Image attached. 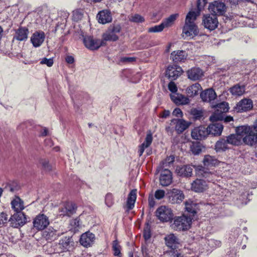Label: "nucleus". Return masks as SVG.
<instances>
[{"label": "nucleus", "mask_w": 257, "mask_h": 257, "mask_svg": "<svg viewBox=\"0 0 257 257\" xmlns=\"http://www.w3.org/2000/svg\"><path fill=\"white\" fill-rule=\"evenodd\" d=\"M112 249L114 251L113 254L115 256H119L120 254V246L119 245L117 240L113 241Z\"/></svg>", "instance_id": "8fccbe9b"}, {"label": "nucleus", "mask_w": 257, "mask_h": 257, "mask_svg": "<svg viewBox=\"0 0 257 257\" xmlns=\"http://www.w3.org/2000/svg\"><path fill=\"white\" fill-rule=\"evenodd\" d=\"M83 17V14L81 10H77L73 12V18L75 21L80 20Z\"/></svg>", "instance_id": "13d9d810"}, {"label": "nucleus", "mask_w": 257, "mask_h": 257, "mask_svg": "<svg viewBox=\"0 0 257 257\" xmlns=\"http://www.w3.org/2000/svg\"><path fill=\"white\" fill-rule=\"evenodd\" d=\"M136 58L135 57H124L120 59V61L123 63H130L135 61Z\"/></svg>", "instance_id": "338daca9"}, {"label": "nucleus", "mask_w": 257, "mask_h": 257, "mask_svg": "<svg viewBox=\"0 0 257 257\" xmlns=\"http://www.w3.org/2000/svg\"><path fill=\"white\" fill-rule=\"evenodd\" d=\"M199 14V12L189 11L186 16L185 24H196L195 22Z\"/></svg>", "instance_id": "37998d69"}, {"label": "nucleus", "mask_w": 257, "mask_h": 257, "mask_svg": "<svg viewBox=\"0 0 257 257\" xmlns=\"http://www.w3.org/2000/svg\"><path fill=\"white\" fill-rule=\"evenodd\" d=\"M7 215L5 213L2 212L0 214V226L4 225L6 223H7Z\"/></svg>", "instance_id": "0e129e2a"}, {"label": "nucleus", "mask_w": 257, "mask_h": 257, "mask_svg": "<svg viewBox=\"0 0 257 257\" xmlns=\"http://www.w3.org/2000/svg\"><path fill=\"white\" fill-rule=\"evenodd\" d=\"M199 29L196 24H184L182 34L185 37L193 38L199 35Z\"/></svg>", "instance_id": "4468645a"}, {"label": "nucleus", "mask_w": 257, "mask_h": 257, "mask_svg": "<svg viewBox=\"0 0 257 257\" xmlns=\"http://www.w3.org/2000/svg\"><path fill=\"white\" fill-rule=\"evenodd\" d=\"M49 224L48 217L43 214L37 215L33 221V225L38 230L44 229Z\"/></svg>", "instance_id": "dca6fc26"}, {"label": "nucleus", "mask_w": 257, "mask_h": 257, "mask_svg": "<svg viewBox=\"0 0 257 257\" xmlns=\"http://www.w3.org/2000/svg\"><path fill=\"white\" fill-rule=\"evenodd\" d=\"M70 225L75 228L79 227L80 225V219L79 218L77 217L72 219L70 221Z\"/></svg>", "instance_id": "69168bd1"}, {"label": "nucleus", "mask_w": 257, "mask_h": 257, "mask_svg": "<svg viewBox=\"0 0 257 257\" xmlns=\"http://www.w3.org/2000/svg\"><path fill=\"white\" fill-rule=\"evenodd\" d=\"M11 226L14 228H18L24 225L27 222L25 214L22 212L14 213L9 219Z\"/></svg>", "instance_id": "1a4fd4ad"}, {"label": "nucleus", "mask_w": 257, "mask_h": 257, "mask_svg": "<svg viewBox=\"0 0 257 257\" xmlns=\"http://www.w3.org/2000/svg\"><path fill=\"white\" fill-rule=\"evenodd\" d=\"M118 36L114 34L113 33H111L110 31L108 29L106 31L105 33L102 35V43H104V46L106 45V41H112L115 42L118 40Z\"/></svg>", "instance_id": "72a5a7b5"}, {"label": "nucleus", "mask_w": 257, "mask_h": 257, "mask_svg": "<svg viewBox=\"0 0 257 257\" xmlns=\"http://www.w3.org/2000/svg\"><path fill=\"white\" fill-rule=\"evenodd\" d=\"M178 14H174L170 15L168 18L165 19L162 22L164 28L171 26L175 21L178 17Z\"/></svg>", "instance_id": "c03bdc74"}, {"label": "nucleus", "mask_w": 257, "mask_h": 257, "mask_svg": "<svg viewBox=\"0 0 257 257\" xmlns=\"http://www.w3.org/2000/svg\"><path fill=\"white\" fill-rule=\"evenodd\" d=\"M195 168L196 174L200 177H202L205 172L209 170L204 166H203L202 165H198Z\"/></svg>", "instance_id": "de8ad7c7"}, {"label": "nucleus", "mask_w": 257, "mask_h": 257, "mask_svg": "<svg viewBox=\"0 0 257 257\" xmlns=\"http://www.w3.org/2000/svg\"><path fill=\"white\" fill-rule=\"evenodd\" d=\"M212 122V123L209 124L207 127L208 135H211L214 136H220L223 129L222 123L218 121Z\"/></svg>", "instance_id": "6ab92c4d"}, {"label": "nucleus", "mask_w": 257, "mask_h": 257, "mask_svg": "<svg viewBox=\"0 0 257 257\" xmlns=\"http://www.w3.org/2000/svg\"><path fill=\"white\" fill-rule=\"evenodd\" d=\"M153 137L152 134L151 133H148L145 138V142L139 146L138 153L140 157L143 155L145 149L151 145Z\"/></svg>", "instance_id": "473e14b6"}, {"label": "nucleus", "mask_w": 257, "mask_h": 257, "mask_svg": "<svg viewBox=\"0 0 257 257\" xmlns=\"http://www.w3.org/2000/svg\"><path fill=\"white\" fill-rule=\"evenodd\" d=\"M207 2V0H197V12H199L200 13V11L203 9Z\"/></svg>", "instance_id": "680f3d73"}, {"label": "nucleus", "mask_w": 257, "mask_h": 257, "mask_svg": "<svg viewBox=\"0 0 257 257\" xmlns=\"http://www.w3.org/2000/svg\"><path fill=\"white\" fill-rule=\"evenodd\" d=\"M130 21L134 23H139L144 22L145 19L143 17L139 14H135L131 17Z\"/></svg>", "instance_id": "5fc2aeb1"}, {"label": "nucleus", "mask_w": 257, "mask_h": 257, "mask_svg": "<svg viewBox=\"0 0 257 257\" xmlns=\"http://www.w3.org/2000/svg\"><path fill=\"white\" fill-rule=\"evenodd\" d=\"M245 86L237 84L230 88L229 91L233 95L241 96L245 92Z\"/></svg>", "instance_id": "ea45409f"}, {"label": "nucleus", "mask_w": 257, "mask_h": 257, "mask_svg": "<svg viewBox=\"0 0 257 257\" xmlns=\"http://www.w3.org/2000/svg\"><path fill=\"white\" fill-rule=\"evenodd\" d=\"M39 164L41 166L42 170L45 172H49L52 170V166L50 164L49 161L46 159H41L39 160Z\"/></svg>", "instance_id": "a18cd8bd"}, {"label": "nucleus", "mask_w": 257, "mask_h": 257, "mask_svg": "<svg viewBox=\"0 0 257 257\" xmlns=\"http://www.w3.org/2000/svg\"><path fill=\"white\" fill-rule=\"evenodd\" d=\"M137 199V189L132 190L128 194L126 208L127 211L132 210L135 206V203Z\"/></svg>", "instance_id": "2f4dec72"}, {"label": "nucleus", "mask_w": 257, "mask_h": 257, "mask_svg": "<svg viewBox=\"0 0 257 257\" xmlns=\"http://www.w3.org/2000/svg\"><path fill=\"white\" fill-rule=\"evenodd\" d=\"M246 127H242V126H238L235 129V134H230L226 137L227 142L228 144L238 146L242 144L250 146V145L245 141V138H247L245 134Z\"/></svg>", "instance_id": "f257e3e1"}, {"label": "nucleus", "mask_w": 257, "mask_h": 257, "mask_svg": "<svg viewBox=\"0 0 257 257\" xmlns=\"http://www.w3.org/2000/svg\"><path fill=\"white\" fill-rule=\"evenodd\" d=\"M75 242L72 236H66L62 237L59 243L56 245L55 251L60 253L67 251H70L74 249Z\"/></svg>", "instance_id": "f03ea898"}, {"label": "nucleus", "mask_w": 257, "mask_h": 257, "mask_svg": "<svg viewBox=\"0 0 257 257\" xmlns=\"http://www.w3.org/2000/svg\"><path fill=\"white\" fill-rule=\"evenodd\" d=\"M191 114L196 119H200L203 116V112L202 110L196 108L192 109L191 110Z\"/></svg>", "instance_id": "864d4df0"}, {"label": "nucleus", "mask_w": 257, "mask_h": 257, "mask_svg": "<svg viewBox=\"0 0 257 257\" xmlns=\"http://www.w3.org/2000/svg\"><path fill=\"white\" fill-rule=\"evenodd\" d=\"M252 107V101L250 99L244 98L236 104L234 109L237 112H242L250 110Z\"/></svg>", "instance_id": "2eb2a0df"}, {"label": "nucleus", "mask_w": 257, "mask_h": 257, "mask_svg": "<svg viewBox=\"0 0 257 257\" xmlns=\"http://www.w3.org/2000/svg\"><path fill=\"white\" fill-rule=\"evenodd\" d=\"M29 33V29L26 27H20L16 31L14 38L16 40L23 41H26Z\"/></svg>", "instance_id": "c85d7f7f"}, {"label": "nucleus", "mask_w": 257, "mask_h": 257, "mask_svg": "<svg viewBox=\"0 0 257 257\" xmlns=\"http://www.w3.org/2000/svg\"><path fill=\"white\" fill-rule=\"evenodd\" d=\"M188 57L187 53L184 50L174 51L171 53V59L175 63H183Z\"/></svg>", "instance_id": "4be33fe9"}, {"label": "nucleus", "mask_w": 257, "mask_h": 257, "mask_svg": "<svg viewBox=\"0 0 257 257\" xmlns=\"http://www.w3.org/2000/svg\"><path fill=\"white\" fill-rule=\"evenodd\" d=\"M163 24L161 23L159 25H156L154 27H151L149 29L148 32L149 33H157L162 32L164 29Z\"/></svg>", "instance_id": "603ef678"}, {"label": "nucleus", "mask_w": 257, "mask_h": 257, "mask_svg": "<svg viewBox=\"0 0 257 257\" xmlns=\"http://www.w3.org/2000/svg\"><path fill=\"white\" fill-rule=\"evenodd\" d=\"M77 206L72 202H67L61 210V215L71 216L76 212Z\"/></svg>", "instance_id": "a878e982"}, {"label": "nucleus", "mask_w": 257, "mask_h": 257, "mask_svg": "<svg viewBox=\"0 0 257 257\" xmlns=\"http://www.w3.org/2000/svg\"><path fill=\"white\" fill-rule=\"evenodd\" d=\"M217 107L221 109V113L215 112L210 116L209 119L211 122L223 120L225 122H228L233 120V117L230 116L224 117L223 112H226L228 110V105L227 103L223 102L217 105Z\"/></svg>", "instance_id": "20e7f679"}, {"label": "nucleus", "mask_w": 257, "mask_h": 257, "mask_svg": "<svg viewBox=\"0 0 257 257\" xmlns=\"http://www.w3.org/2000/svg\"><path fill=\"white\" fill-rule=\"evenodd\" d=\"M217 97L215 91L212 88L205 90L200 93V97L203 101L211 102Z\"/></svg>", "instance_id": "bb28decb"}, {"label": "nucleus", "mask_w": 257, "mask_h": 257, "mask_svg": "<svg viewBox=\"0 0 257 257\" xmlns=\"http://www.w3.org/2000/svg\"><path fill=\"white\" fill-rule=\"evenodd\" d=\"M206 188V182L202 179H196L192 183V190L196 192H202Z\"/></svg>", "instance_id": "7c9ffc66"}, {"label": "nucleus", "mask_w": 257, "mask_h": 257, "mask_svg": "<svg viewBox=\"0 0 257 257\" xmlns=\"http://www.w3.org/2000/svg\"><path fill=\"white\" fill-rule=\"evenodd\" d=\"M19 188V187L18 186L17 182H12L7 184L4 187V189L6 191L13 193L18 190Z\"/></svg>", "instance_id": "49530a36"}, {"label": "nucleus", "mask_w": 257, "mask_h": 257, "mask_svg": "<svg viewBox=\"0 0 257 257\" xmlns=\"http://www.w3.org/2000/svg\"><path fill=\"white\" fill-rule=\"evenodd\" d=\"M192 167L189 165H183L177 167L178 175L181 177H190L192 175Z\"/></svg>", "instance_id": "cd10ccee"}, {"label": "nucleus", "mask_w": 257, "mask_h": 257, "mask_svg": "<svg viewBox=\"0 0 257 257\" xmlns=\"http://www.w3.org/2000/svg\"><path fill=\"white\" fill-rule=\"evenodd\" d=\"M12 208L16 212H22L24 209L23 201L20 197H17L11 202Z\"/></svg>", "instance_id": "e433bc0d"}, {"label": "nucleus", "mask_w": 257, "mask_h": 257, "mask_svg": "<svg viewBox=\"0 0 257 257\" xmlns=\"http://www.w3.org/2000/svg\"><path fill=\"white\" fill-rule=\"evenodd\" d=\"M95 239V235L89 231H87L81 235L79 242L82 246L88 247L92 245Z\"/></svg>", "instance_id": "aec40b11"}, {"label": "nucleus", "mask_w": 257, "mask_h": 257, "mask_svg": "<svg viewBox=\"0 0 257 257\" xmlns=\"http://www.w3.org/2000/svg\"><path fill=\"white\" fill-rule=\"evenodd\" d=\"M45 38V34L43 31H36L33 34L31 38V42L34 47L37 48L43 44Z\"/></svg>", "instance_id": "412c9836"}, {"label": "nucleus", "mask_w": 257, "mask_h": 257, "mask_svg": "<svg viewBox=\"0 0 257 257\" xmlns=\"http://www.w3.org/2000/svg\"><path fill=\"white\" fill-rule=\"evenodd\" d=\"M159 180L160 185L162 186L170 185L173 180L172 172L167 168H162Z\"/></svg>", "instance_id": "f3484780"}, {"label": "nucleus", "mask_w": 257, "mask_h": 257, "mask_svg": "<svg viewBox=\"0 0 257 257\" xmlns=\"http://www.w3.org/2000/svg\"><path fill=\"white\" fill-rule=\"evenodd\" d=\"M83 43L85 46L91 50H97L101 46H104L102 40L94 39L90 36H86L83 38Z\"/></svg>", "instance_id": "9d476101"}, {"label": "nucleus", "mask_w": 257, "mask_h": 257, "mask_svg": "<svg viewBox=\"0 0 257 257\" xmlns=\"http://www.w3.org/2000/svg\"><path fill=\"white\" fill-rule=\"evenodd\" d=\"M40 63L42 65H46L48 67H51L54 64L53 58L48 59L46 57L43 58L41 59Z\"/></svg>", "instance_id": "4d7b16f0"}, {"label": "nucleus", "mask_w": 257, "mask_h": 257, "mask_svg": "<svg viewBox=\"0 0 257 257\" xmlns=\"http://www.w3.org/2000/svg\"><path fill=\"white\" fill-rule=\"evenodd\" d=\"M156 216L163 222H168L173 219V213L172 210L165 206L159 207L156 211Z\"/></svg>", "instance_id": "6e6552de"}, {"label": "nucleus", "mask_w": 257, "mask_h": 257, "mask_svg": "<svg viewBox=\"0 0 257 257\" xmlns=\"http://www.w3.org/2000/svg\"><path fill=\"white\" fill-rule=\"evenodd\" d=\"M174 160L175 157L174 156H170L167 157V158L162 162V168L164 169L166 168V167H169L170 165L174 162Z\"/></svg>", "instance_id": "09e8293b"}, {"label": "nucleus", "mask_w": 257, "mask_h": 257, "mask_svg": "<svg viewBox=\"0 0 257 257\" xmlns=\"http://www.w3.org/2000/svg\"><path fill=\"white\" fill-rule=\"evenodd\" d=\"M59 235L57 234V230L52 227H49L43 232V236L47 240H54Z\"/></svg>", "instance_id": "c9c22d12"}, {"label": "nucleus", "mask_w": 257, "mask_h": 257, "mask_svg": "<svg viewBox=\"0 0 257 257\" xmlns=\"http://www.w3.org/2000/svg\"><path fill=\"white\" fill-rule=\"evenodd\" d=\"M188 78L192 80L200 79L203 76V72L199 68L193 67L187 72Z\"/></svg>", "instance_id": "b1692460"}, {"label": "nucleus", "mask_w": 257, "mask_h": 257, "mask_svg": "<svg viewBox=\"0 0 257 257\" xmlns=\"http://www.w3.org/2000/svg\"><path fill=\"white\" fill-rule=\"evenodd\" d=\"M108 29L110 31L111 33L117 35V34L120 33L121 27L119 24H112L109 26Z\"/></svg>", "instance_id": "3c124183"}, {"label": "nucleus", "mask_w": 257, "mask_h": 257, "mask_svg": "<svg viewBox=\"0 0 257 257\" xmlns=\"http://www.w3.org/2000/svg\"><path fill=\"white\" fill-rule=\"evenodd\" d=\"M208 9L213 15L222 16L225 13L226 7L224 3L219 1H214L209 4Z\"/></svg>", "instance_id": "ddd939ff"}, {"label": "nucleus", "mask_w": 257, "mask_h": 257, "mask_svg": "<svg viewBox=\"0 0 257 257\" xmlns=\"http://www.w3.org/2000/svg\"><path fill=\"white\" fill-rule=\"evenodd\" d=\"M105 202L106 205L110 207L112 206L114 203L112 194L107 193L105 196Z\"/></svg>", "instance_id": "6e6d98bb"}, {"label": "nucleus", "mask_w": 257, "mask_h": 257, "mask_svg": "<svg viewBox=\"0 0 257 257\" xmlns=\"http://www.w3.org/2000/svg\"><path fill=\"white\" fill-rule=\"evenodd\" d=\"M98 22L102 24L110 23L112 21V16L110 11L107 10L100 11L97 16Z\"/></svg>", "instance_id": "393cba45"}, {"label": "nucleus", "mask_w": 257, "mask_h": 257, "mask_svg": "<svg viewBox=\"0 0 257 257\" xmlns=\"http://www.w3.org/2000/svg\"><path fill=\"white\" fill-rule=\"evenodd\" d=\"M192 218L190 216L183 215L174 218L172 228L177 231H184L189 229L192 222Z\"/></svg>", "instance_id": "7ed1b4c3"}, {"label": "nucleus", "mask_w": 257, "mask_h": 257, "mask_svg": "<svg viewBox=\"0 0 257 257\" xmlns=\"http://www.w3.org/2000/svg\"><path fill=\"white\" fill-rule=\"evenodd\" d=\"M171 100L177 105H185L188 104L190 102L189 99L184 95L177 93L175 95H170Z\"/></svg>", "instance_id": "c756f323"}, {"label": "nucleus", "mask_w": 257, "mask_h": 257, "mask_svg": "<svg viewBox=\"0 0 257 257\" xmlns=\"http://www.w3.org/2000/svg\"><path fill=\"white\" fill-rule=\"evenodd\" d=\"M228 144L226 139L221 138L216 142L215 145V150L217 152L225 151L229 149Z\"/></svg>", "instance_id": "f704fd0d"}, {"label": "nucleus", "mask_w": 257, "mask_h": 257, "mask_svg": "<svg viewBox=\"0 0 257 257\" xmlns=\"http://www.w3.org/2000/svg\"><path fill=\"white\" fill-rule=\"evenodd\" d=\"M168 89L172 93H176L178 90L176 84L173 81L168 84Z\"/></svg>", "instance_id": "e2e57ef3"}, {"label": "nucleus", "mask_w": 257, "mask_h": 257, "mask_svg": "<svg viewBox=\"0 0 257 257\" xmlns=\"http://www.w3.org/2000/svg\"><path fill=\"white\" fill-rule=\"evenodd\" d=\"M203 25L206 29L210 31L215 30L218 26V21L217 16L213 15H206L203 17Z\"/></svg>", "instance_id": "9b49d317"}, {"label": "nucleus", "mask_w": 257, "mask_h": 257, "mask_svg": "<svg viewBox=\"0 0 257 257\" xmlns=\"http://www.w3.org/2000/svg\"><path fill=\"white\" fill-rule=\"evenodd\" d=\"M183 73L182 68L176 65H169L166 70V77L171 81L176 80Z\"/></svg>", "instance_id": "f8f14e48"}, {"label": "nucleus", "mask_w": 257, "mask_h": 257, "mask_svg": "<svg viewBox=\"0 0 257 257\" xmlns=\"http://www.w3.org/2000/svg\"><path fill=\"white\" fill-rule=\"evenodd\" d=\"M186 211L189 214L190 216L192 218L195 214L197 213V204L192 201H186L185 202Z\"/></svg>", "instance_id": "58836bf2"}, {"label": "nucleus", "mask_w": 257, "mask_h": 257, "mask_svg": "<svg viewBox=\"0 0 257 257\" xmlns=\"http://www.w3.org/2000/svg\"><path fill=\"white\" fill-rule=\"evenodd\" d=\"M202 162L204 166L206 167L215 166L218 164L217 160L210 155H205Z\"/></svg>", "instance_id": "a19ab883"}, {"label": "nucleus", "mask_w": 257, "mask_h": 257, "mask_svg": "<svg viewBox=\"0 0 257 257\" xmlns=\"http://www.w3.org/2000/svg\"><path fill=\"white\" fill-rule=\"evenodd\" d=\"M164 240L166 245L170 248V250L167 252L168 254L177 250L180 244L179 239L173 233L166 235L164 237Z\"/></svg>", "instance_id": "0eeeda50"}, {"label": "nucleus", "mask_w": 257, "mask_h": 257, "mask_svg": "<svg viewBox=\"0 0 257 257\" xmlns=\"http://www.w3.org/2000/svg\"><path fill=\"white\" fill-rule=\"evenodd\" d=\"M204 149L202 144L198 142H192L190 146V151L194 155H198Z\"/></svg>", "instance_id": "79ce46f5"}, {"label": "nucleus", "mask_w": 257, "mask_h": 257, "mask_svg": "<svg viewBox=\"0 0 257 257\" xmlns=\"http://www.w3.org/2000/svg\"><path fill=\"white\" fill-rule=\"evenodd\" d=\"M154 196L156 199L160 200L166 196L165 192L163 190L158 189L157 190L155 193Z\"/></svg>", "instance_id": "bf43d9fd"}, {"label": "nucleus", "mask_w": 257, "mask_h": 257, "mask_svg": "<svg viewBox=\"0 0 257 257\" xmlns=\"http://www.w3.org/2000/svg\"><path fill=\"white\" fill-rule=\"evenodd\" d=\"M201 89V85L196 83L187 87L186 92L188 96L193 97L198 94L199 91Z\"/></svg>", "instance_id": "4c0bfd02"}, {"label": "nucleus", "mask_w": 257, "mask_h": 257, "mask_svg": "<svg viewBox=\"0 0 257 257\" xmlns=\"http://www.w3.org/2000/svg\"><path fill=\"white\" fill-rule=\"evenodd\" d=\"M149 205L150 208H153L156 205V201L153 195H150L148 198Z\"/></svg>", "instance_id": "774afa93"}, {"label": "nucleus", "mask_w": 257, "mask_h": 257, "mask_svg": "<svg viewBox=\"0 0 257 257\" xmlns=\"http://www.w3.org/2000/svg\"><path fill=\"white\" fill-rule=\"evenodd\" d=\"M208 135L207 127L203 126L195 127L191 132V137L197 140H204Z\"/></svg>", "instance_id": "a211bd4d"}, {"label": "nucleus", "mask_w": 257, "mask_h": 257, "mask_svg": "<svg viewBox=\"0 0 257 257\" xmlns=\"http://www.w3.org/2000/svg\"><path fill=\"white\" fill-rule=\"evenodd\" d=\"M143 237L146 242L151 238V232L149 227L147 226L144 229L143 232Z\"/></svg>", "instance_id": "052dcab7"}, {"label": "nucleus", "mask_w": 257, "mask_h": 257, "mask_svg": "<svg viewBox=\"0 0 257 257\" xmlns=\"http://www.w3.org/2000/svg\"><path fill=\"white\" fill-rule=\"evenodd\" d=\"M166 198L168 201L171 204H179L184 199V195L181 190L173 188L167 190Z\"/></svg>", "instance_id": "423d86ee"}, {"label": "nucleus", "mask_w": 257, "mask_h": 257, "mask_svg": "<svg viewBox=\"0 0 257 257\" xmlns=\"http://www.w3.org/2000/svg\"><path fill=\"white\" fill-rule=\"evenodd\" d=\"M242 127L246 128L245 134L247 138H245V141L250 145V147L257 145V119L253 124L250 126L241 125Z\"/></svg>", "instance_id": "39448f33"}, {"label": "nucleus", "mask_w": 257, "mask_h": 257, "mask_svg": "<svg viewBox=\"0 0 257 257\" xmlns=\"http://www.w3.org/2000/svg\"><path fill=\"white\" fill-rule=\"evenodd\" d=\"M171 123L176 124L175 130L178 134L183 133L190 124V122L183 119H172L171 120Z\"/></svg>", "instance_id": "5701e85b"}]
</instances>
